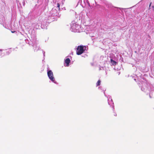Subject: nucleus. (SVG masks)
<instances>
[{
	"label": "nucleus",
	"mask_w": 154,
	"mask_h": 154,
	"mask_svg": "<svg viewBox=\"0 0 154 154\" xmlns=\"http://www.w3.org/2000/svg\"><path fill=\"white\" fill-rule=\"evenodd\" d=\"M57 7H58V10H59V11L60 4H59V3H57Z\"/></svg>",
	"instance_id": "obj_7"
},
{
	"label": "nucleus",
	"mask_w": 154,
	"mask_h": 154,
	"mask_svg": "<svg viewBox=\"0 0 154 154\" xmlns=\"http://www.w3.org/2000/svg\"><path fill=\"white\" fill-rule=\"evenodd\" d=\"M151 3L149 5V7H150L151 6Z\"/></svg>",
	"instance_id": "obj_10"
},
{
	"label": "nucleus",
	"mask_w": 154,
	"mask_h": 154,
	"mask_svg": "<svg viewBox=\"0 0 154 154\" xmlns=\"http://www.w3.org/2000/svg\"><path fill=\"white\" fill-rule=\"evenodd\" d=\"M70 60L69 58H66L65 60V63L66 64V66H69V63H70Z\"/></svg>",
	"instance_id": "obj_4"
},
{
	"label": "nucleus",
	"mask_w": 154,
	"mask_h": 154,
	"mask_svg": "<svg viewBox=\"0 0 154 154\" xmlns=\"http://www.w3.org/2000/svg\"><path fill=\"white\" fill-rule=\"evenodd\" d=\"M16 32V31H11V32L12 33H14Z\"/></svg>",
	"instance_id": "obj_8"
},
{
	"label": "nucleus",
	"mask_w": 154,
	"mask_h": 154,
	"mask_svg": "<svg viewBox=\"0 0 154 154\" xmlns=\"http://www.w3.org/2000/svg\"><path fill=\"white\" fill-rule=\"evenodd\" d=\"M86 49V47L85 46H78L77 48L76 51V54L80 55L82 54Z\"/></svg>",
	"instance_id": "obj_1"
},
{
	"label": "nucleus",
	"mask_w": 154,
	"mask_h": 154,
	"mask_svg": "<svg viewBox=\"0 0 154 154\" xmlns=\"http://www.w3.org/2000/svg\"><path fill=\"white\" fill-rule=\"evenodd\" d=\"M148 89V85L146 83H144L141 88L142 91L144 92L146 91Z\"/></svg>",
	"instance_id": "obj_3"
},
{
	"label": "nucleus",
	"mask_w": 154,
	"mask_h": 154,
	"mask_svg": "<svg viewBox=\"0 0 154 154\" xmlns=\"http://www.w3.org/2000/svg\"><path fill=\"white\" fill-rule=\"evenodd\" d=\"M2 51L1 50H0V55H1L2 54V53H1Z\"/></svg>",
	"instance_id": "obj_9"
},
{
	"label": "nucleus",
	"mask_w": 154,
	"mask_h": 154,
	"mask_svg": "<svg viewBox=\"0 0 154 154\" xmlns=\"http://www.w3.org/2000/svg\"><path fill=\"white\" fill-rule=\"evenodd\" d=\"M134 80H135H135H136V79H134Z\"/></svg>",
	"instance_id": "obj_11"
},
{
	"label": "nucleus",
	"mask_w": 154,
	"mask_h": 154,
	"mask_svg": "<svg viewBox=\"0 0 154 154\" xmlns=\"http://www.w3.org/2000/svg\"><path fill=\"white\" fill-rule=\"evenodd\" d=\"M47 74L50 80L52 82H54L55 81V79L54 77L53 73L52 71L51 70H48L47 72Z\"/></svg>",
	"instance_id": "obj_2"
},
{
	"label": "nucleus",
	"mask_w": 154,
	"mask_h": 154,
	"mask_svg": "<svg viewBox=\"0 0 154 154\" xmlns=\"http://www.w3.org/2000/svg\"><path fill=\"white\" fill-rule=\"evenodd\" d=\"M110 61H111V64L112 65H115L116 64V62L115 61L112 60V59H111Z\"/></svg>",
	"instance_id": "obj_5"
},
{
	"label": "nucleus",
	"mask_w": 154,
	"mask_h": 154,
	"mask_svg": "<svg viewBox=\"0 0 154 154\" xmlns=\"http://www.w3.org/2000/svg\"><path fill=\"white\" fill-rule=\"evenodd\" d=\"M100 82H100V80H99L96 84V86H97L100 85Z\"/></svg>",
	"instance_id": "obj_6"
}]
</instances>
